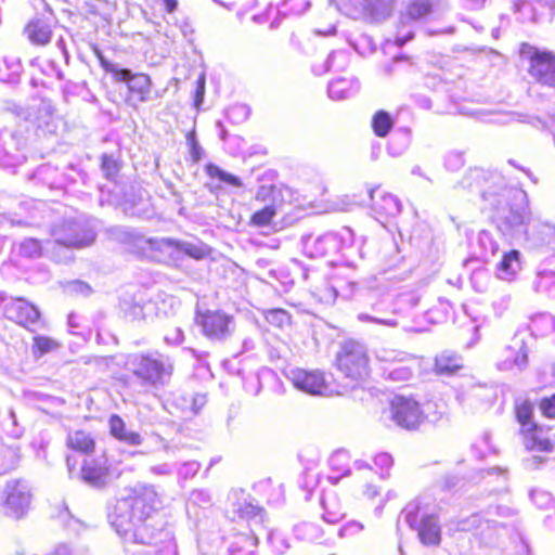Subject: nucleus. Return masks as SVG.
Segmentation results:
<instances>
[{
  "mask_svg": "<svg viewBox=\"0 0 555 555\" xmlns=\"http://www.w3.org/2000/svg\"><path fill=\"white\" fill-rule=\"evenodd\" d=\"M101 169L106 179H113L119 171V165L112 155L103 154L101 157Z\"/></svg>",
  "mask_w": 555,
  "mask_h": 555,
  "instance_id": "obj_46",
  "label": "nucleus"
},
{
  "mask_svg": "<svg viewBox=\"0 0 555 555\" xmlns=\"http://www.w3.org/2000/svg\"><path fill=\"white\" fill-rule=\"evenodd\" d=\"M31 112L27 118L34 122H37L39 127L42 125H49L55 108L50 100L39 99L35 100L30 106Z\"/></svg>",
  "mask_w": 555,
  "mask_h": 555,
  "instance_id": "obj_29",
  "label": "nucleus"
},
{
  "mask_svg": "<svg viewBox=\"0 0 555 555\" xmlns=\"http://www.w3.org/2000/svg\"><path fill=\"white\" fill-rule=\"evenodd\" d=\"M540 409L546 417L554 418L555 417V393L545 398L540 403Z\"/></svg>",
  "mask_w": 555,
  "mask_h": 555,
  "instance_id": "obj_62",
  "label": "nucleus"
},
{
  "mask_svg": "<svg viewBox=\"0 0 555 555\" xmlns=\"http://www.w3.org/2000/svg\"><path fill=\"white\" fill-rule=\"evenodd\" d=\"M338 370L353 383L364 379L369 375V356L361 343L346 341L336 358Z\"/></svg>",
  "mask_w": 555,
  "mask_h": 555,
  "instance_id": "obj_5",
  "label": "nucleus"
},
{
  "mask_svg": "<svg viewBox=\"0 0 555 555\" xmlns=\"http://www.w3.org/2000/svg\"><path fill=\"white\" fill-rule=\"evenodd\" d=\"M336 59H341V60H346V53L343 52V51H338V52H332L326 61L324 62V64L322 66H319V65H314L313 67V70L317 75H322V74H325L326 72H328L330 69H332L334 67V62Z\"/></svg>",
  "mask_w": 555,
  "mask_h": 555,
  "instance_id": "obj_54",
  "label": "nucleus"
},
{
  "mask_svg": "<svg viewBox=\"0 0 555 555\" xmlns=\"http://www.w3.org/2000/svg\"><path fill=\"white\" fill-rule=\"evenodd\" d=\"M127 367L142 387L159 390L170 383L175 362L168 354L152 350L130 354Z\"/></svg>",
  "mask_w": 555,
  "mask_h": 555,
  "instance_id": "obj_2",
  "label": "nucleus"
},
{
  "mask_svg": "<svg viewBox=\"0 0 555 555\" xmlns=\"http://www.w3.org/2000/svg\"><path fill=\"white\" fill-rule=\"evenodd\" d=\"M189 502L191 504L204 507L211 503V495L207 490H194L190 494Z\"/></svg>",
  "mask_w": 555,
  "mask_h": 555,
  "instance_id": "obj_57",
  "label": "nucleus"
},
{
  "mask_svg": "<svg viewBox=\"0 0 555 555\" xmlns=\"http://www.w3.org/2000/svg\"><path fill=\"white\" fill-rule=\"evenodd\" d=\"M109 467L105 454L86 459L82 463L80 475L83 482L90 487L102 489L108 482Z\"/></svg>",
  "mask_w": 555,
  "mask_h": 555,
  "instance_id": "obj_13",
  "label": "nucleus"
},
{
  "mask_svg": "<svg viewBox=\"0 0 555 555\" xmlns=\"http://www.w3.org/2000/svg\"><path fill=\"white\" fill-rule=\"evenodd\" d=\"M354 470L362 473V478L367 482L365 485V489L363 490L364 495L369 499H373L378 494V489L373 485V480L376 477V473L365 462L356 461L353 464Z\"/></svg>",
  "mask_w": 555,
  "mask_h": 555,
  "instance_id": "obj_35",
  "label": "nucleus"
},
{
  "mask_svg": "<svg viewBox=\"0 0 555 555\" xmlns=\"http://www.w3.org/2000/svg\"><path fill=\"white\" fill-rule=\"evenodd\" d=\"M125 77L120 78L118 75L115 77V81L125 82L128 87L129 92L137 96L139 102H146L150 100L152 81L150 76L146 74L138 73L134 74L128 68H122Z\"/></svg>",
  "mask_w": 555,
  "mask_h": 555,
  "instance_id": "obj_19",
  "label": "nucleus"
},
{
  "mask_svg": "<svg viewBox=\"0 0 555 555\" xmlns=\"http://www.w3.org/2000/svg\"><path fill=\"white\" fill-rule=\"evenodd\" d=\"M173 469V465L169 463H160L150 467V472L155 476H170Z\"/></svg>",
  "mask_w": 555,
  "mask_h": 555,
  "instance_id": "obj_63",
  "label": "nucleus"
},
{
  "mask_svg": "<svg viewBox=\"0 0 555 555\" xmlns=\"http://www.w3.org/2000/svg\"><path fill=\"white\" fill-rule=\"evenodd\" d=\"M120 309L130 320H144L155 312V304L145 292L139 291L131 295H125L120 299Z\"/></svg>",
  "mask_w": 555,
  "mask_h": 555,
  "instance_id": "obj_12",
  "label": "nucleus"
},
{
  "mask_svg": "<svg viewBox=\"0 0 555 555\" xmlns=\"http://www.w3.org/2000/svg\"><path fill=\"white\" fill-rule=\"evenodd\" d=\"M555 284V274L552 271L539 272L533 286L538 293H547Z\"/></svg>",
  "mask_w": 555,
  "mask_h": 555,
  "instance_id": "obj_45",
  "label": "nucleus"
},
{
  "mask_svg": "<svg viewBox=\"0 0 555 555\" xmlns=\"http://www.w3.org/2000/svg\"><path fill=\"white\" fill-rule=\"evenodd\" d=\"M360 88L359 81L351 78H337L328 85V95L333 100H345L358 92Z\"/></svg>",
  "mask_w": 555,
  "mask_h": 555,
  "instance_id": "obj_27",
  "label": "nucleus"
},
{
  "mask_svg": "<svg viewBox=\"0 0 555 555\" xmlns=\"http://www.w3.org/2000/svg\"><path fill=\"white\" fill-rule=\"evenodd\" d=\"M108 425L111 435L117 440L128 446H140L142 443V436L137 431L129 430L120 416L112 415Z\"/></svg>",
  "mask_w": 555,
  "mask_h": 555,
  "instance_id": "obj_25",
  "label": "nucleus"
},
{
  "mask_svg": "<svg viewBox=\"0 0 555 555\" xmlns=\"http://www.w3.org/2000/svg\"><path fill=\"white\" fill-rule=\"evenodd\" d=\"M59 347L60 344L55 339L48 336L36 335L34 336L31 352L36 359H39L46 353L56 350Z\"/></svg>",
  "mask_w": 555,
  "mask_h": 555,
  "instance_id": "obj_37",
  "label": "nucleus"
},
{
  "mask_svg": "<svg viewBox=\"0 0 555 555\" xmlns=\"http://www.w3.org/2000/svg\"><path fill=\"white\" fill-rule=\"evenodd\" d=\"M530 74L540 83L555 87V55L550 52H537L530 62Z\"/></svg>",
  "mask_w": 555,
  "mask_h": 555,
  "instance_id": "obj_15",
  "label": "nucleus"
},
{
  "mask_svg": "<svg viewBox=\"0 0 555 555\" xmlns=\"http://www.w3.org/2000/svg\"><path fill=\"white\" fill-rule=\"evenodd\" d=\"M94 54L96 55L99 62H100V65L101 67L108 74H111L113 76V78L115 79V77L118 75L120 78H124L125 77V72H122V68L119 67L118 64H115V63H112L109 62L108 60L105 59V56L103 55V53L98 49L95 48L94 49Z\"/></svg>",
  "mask_w": 555,
  "mask_h": 555,
  "instance_id": "obj_47",
  "label": "nucleus"
},
{
  "mask_svg": "<svg viewBox=\"0 0 555 555\" xmlns=\"http://www.w3.org/2000/svg\"><path fill=\"white\" fill-rule=\"evenodd\" d=\"M199 468L201 464L196 461L184 462L177 469L178 476L184 480L192 478L198 473Z\"/></svg>",
  "mask_w": 555,
  "mask_h": 555,
  "instance_id": "obj_52",
  "label": "nucleus"
},
{
  "mask_svg": "<svg viewBox=\"0 0 555 555\" xmlns=\"http://www.w3.org/2000/svg\"><path fill=\"white\" fill-rule=\"evenodd\" d=\"M390 306L385 301L374 304L370 312H361L357 315V319L363 323L370 322L382 326L397 327L398 321L393 317L396 312L395 309H389Z\"/></svg>",
  "mask_w": 555,
  "mask_h": 555,
  "instance_id": "obj_21",
  "label": "nucleus"
},
{
  "mask_svg": "<svg viewBox=\"0 0 555 555\" xmlns=\"http://www.w3.org/2000/svg\"><path fill=\"white\" fill-rule=\"evenodd\" d=\"M51 234L59 245L82 248L95 240V232L89 222L82 218H67L55 223Z\"/></svg>",
  "mask_w": 555,
  "mask_h": 555,
  "instance_id": "obj_4",
  "label": "nucleus"
},
{
  "mask_svg": "<svg viewBox=\"0 0 555 555\" xmlns=\"http://www.w3.org/2000/svg\"><path fill=\"white\" fill-rule=\"evenodd\" d=\"M526 332L517 331L513 336L511 344L505 348V360L500 364V369L512 370L514 367L522 371L528 365V347L526 343Z\"/></svg>",
  "mask_w": 555,
  "mask_h": 555,
  "instance_id": "obj_14",
  "label": "nucleus"
},
{
  "mask_svg": "<svg viewBox=\"0 0 555 555\" xmlns=\"http://www.w3.org/2000/svg\"><path fill=\"white\" fill-rule=\"evenodd\" d=\"M418 512V505L416 503H410L404 507V509L401 513V516L404 518V521L412 529H416L420 525Z\"/></svg>",
  "mask_w": 555,
  "mask_h": 555,
  "instance_id": "obj_49",
  "label": "nucleus"
},
{
  "mask_svg": "<svg viewBox=\"0 0 555 555\" xmlns=\"http://www.w3.org/2000/svg\"><path fill=\"white\" fill-rule=\"evenodd\" d=\"M186 142L190 147V154H191L192 160L194 163L199 162L204 151L196 140L195 130H192L186 134Z\"/></svg>",
  "mask_w": 555,
  "mask_h": 555,
  "instance_id": "obj_51",
  "label": "nucleus"
},
{
  "mask_svg": "<svg viewBox=\"0 0 555 555\" xmlns=\"http://www.w3.org/2000/svg\"><path fill=\"white\" fill-rule=\"evenodd\" d=\"M289 382L299 390L312 396H332L340 393L332 388L325 376L320 371H306L304 369H291L286 373Z\"/></svg>",
  "mask_w": 555,
  "mask_h": 555,
  "instance_id": "obj_8",
  "label": "nucleus"
},
{
  "mask_svg": "<svg viewBox=\"0 0 555 555\" xmlns=\"http://www.w3.org/2000/svg\"><path fill=\"white\" fill-rule=\"evenodd\" d=\"M7 313L11 319L15 320L16 323L25 327L37 323L40 318L39 310L24 298H16L9 304Z\"/></svg>",
  "mask_w": 555,
  "mask_h": 555,
  "instance_id": "obj_20",
  "label": "nucleus"
},
{
  "mask_svg": "<svg viewBox=\"0 0 555 555\" xmlns=\"http://www.w3.org/2000/svg\"><path fill=\"white\" fill-rule=\"evenodd\" d=\"M323 507L322 518L328 524H336L341 520L346 513L335 495L324 496L321 501Z\"/></svg>",
  "mask_w": 555,
  "mask_h": 555,
  "instance_id": "obj_32",
  "label": "nucleus"
},
{
  "mask_svg": "<svg viewBox=\"0 0 555 555\" xmlns=\"http://www.w3.org/2000/svg\"><path fill=\"white\" fill-rule=\"evenodd\" d=\"M94 54L96 55L99 62H100V65L101 67L108 74H111L113 76V78L115 79V77L118 75L120 78H124L125 77V72H122V68L119 67L118 64H115V63H112L109 62L108 60L105 59V56L103 55V53L98 49L95 48L94 49Z\"/></svg>",
  "mask_w": 555,
  "mask_h": 555,
  "instance_id": "obj_48",
  "label": "nucleus"
},
{
  "mask_svg": "<svg viewBox=\"0 0 555 555\" xmlns=\"http://www.w3.org/2000/svg\"><path fill=\"white\" fill-rule=\"evenodd\" d=\"M18 253L26 258H39L42 255L41 243L36 238H25L20 243Z\"/></svg>",
  "mask_w": 555,
  "mask_h": 555,
  "instance_id": "obj_40",
  "label": "nucleus"
},
{
  "mask_svg": "<svg viewBox=\"0 0 555 555\" xmlns=\"http://www.w3.org/2000/svg\"><path fill=\"white\" fill-rule=\"evenodd\" d=\"M280 193H281V190L278 189V186H275V185H261L256 193V199L263 201V202H266L268 199H272L274 203L276 199V194H280Z\"/></svg>",
  "mask_w": 555,
  "mask_h": 555,
  "instance_id": "obj_58",
  "label": "nucleus"
},
{
  "mask_svg": "<svg viewBox=\"0 0 555 555\" xmlns=\"http://www.w3.org/2000/svg\"><path fill=\"white\" fill-rule=\"evenodd\" d=\"M463 531L474 530L487 542L492 541V535L498 531L500 524L492 519H486L481 514H473L459 524Z\"/></svg>",
  "mask_w": 555,
  "mask_h": 555,
  "instance_id": "obj_22",
  "label": "nucleus"
},
{
  "mask_svg": "<svg viewBox=\"0 0 555 555\" xmlns=\"http://www.w3.org/2000/svg\"><path fill=\"white\" fill-rule=\"evenodd\" d=\"M370 197L372 199L373 210L380 216L396 217L401 211V203L392 194L371 190Z\"/></svg>",
  "mask_w": 555,
  "mask_h": 555,
  "instance_id": "obj_23",
  "label": "nucleus"
},
{
  "mask_svg": "<svg viewBox=\"0 0 555 555\" xmlns=\"http://www.w3.org/2000/svg\"><path fill=\"white\" fill-rule=\"evenodd\" d=\"M431 0H411L405 13L401 14V20L404 23L405 20L416 21L433 11Z\"/></svg>",
  "mask_w": 555,
  "mask_h": 555,
  "instance_id": "obj_34",
  "label": "nucleus"
},
{
  "mask_svg": "<svg viewBox=\"0 0 555 555\" xmlns=\"http://www.w3.org/2000/svg\"><path fill=\"white\" fill-rule=\"evenodd\" d=\"M492 120L495 122H500V124H511V122L517 121V122L530 124L537 128L545 127V122L541 118L535 117V116H530L527 114H522V113H516V112L495 113L494 118Z\"/></svg>",
  "mask_w": 555,
  "mask_h": 555,
  "instance_id": "obj_33",
  "label": "nucleus"
},
{
  "mask_svg": "<svg viewBox=\"0 0 555 555\" xmlns=\"http://www.w3.org/2000/svg\"><path fill=\"white\" fill-rule=\"evenodd\" d=\"M338 245V253H343V255H346V251L350 249L353 246L354 243V234L353 231L348 228L344 227L339 231L334 232Z\"/></svg>",
  "mask_w": 555,
  "mask_h": 555,
  "instance_id": "obj_42",
  "label": "nucleus"
},
{
  "mask_svg": "<svg viewBox=\"0 0 555 555\" xmlns=\"http://www.w3.org/2000/svg\"><path fill=\"white\" fill-rule=\"evenodd\" d=\"M515 413L520 424L522 443L529 451L550 452L553 444L545 436V433L532 420L533 405L527 400H517L515 402Z\"/></svg>",
  "mask_w": 555,
  "mask_h": 555,
  "instance_id": "obj_3",
  "label": "nucleus"
},
{
  "mask_svg": "<svg viewBox=\"0 0 555 555\" xmlns=\"http://www.w3.org/2000/svg\"><path fill=\"white\" fill-rule=\"evenodd\" d=\"M276 215V208L274 204L264 206L262 209L253 214L250 222L256 227L269 225L273 217Z\"/></svg>",
  "mask_w": 555,
  "mask_h": 555,
  "instance_id": "obj_41",
  "label": "nucleus"
},
{
  "mask_svg": "<svg viewBox=\"0 0 555 555\" xmlns=\"http://www.w3.org/2000/svg\"><path fill=\"white\" fill-rule=\"evenodd\" d=\"M393 121L391 116L385 111L375 113L372 119V127L377 137H385L392 128Z\"/></svg>",
  "mask_w": 555,
  "mask_h": 555,
  "instance_id": "obj_38",
  "label": "nucleus"
},
{
  "mask_svg": "<svg viewBox=\"0 0 555 555\" xmlns=\"http://www.w3.org/2000/svg\"><path fill=\"white\" fill-rule=\"evenodd\" d=\"M464 165V157L461 152H450L446 155L444 166L450 171H456Z\"/></svg>",
  "mask_w": 555,
  "mask_h": 555,
  "instance_id": "obj_55",
  "label": "nucleus"
},
{
  "mask_svg": "<svg viewBox=\"0 0 555 555\" xmlns=\"http://www.w3.org/2000/svg\"><path fill=\"white\" fill-rule=\"evenodd\" d=\"M304 249L311 258L325 257L338 253V245L334 232H327L315 238H304Z\"/></svg>",
  "mask_w": 555,
  "mask_h": 555,
  "instance_id": "obj_18",
  "label": "nucleus"
},
{
  "mask_svg": "<svg viewBox=\"0 0 555 555\" xmlns=\"http://www.w3.org/2000/svg\"><path fill=\"white\" fill-rule=\"evenodd\" d=\"M538 235L542 247L545 246L550 251H555V225L542 224Z\"/></svg>",
  "mask_w": 555,
  "mask_h": 555,
  "instance_id": "obj_44",
  "label": "nucleus"
},
{
  "mask_svg": "<svg viewBox=\"0 0 555 555\" xmlns=\"http://www.w3.org/2000/svg\"><path fill=\"white\" fill-rule=\"evenodd\" d=\"M389 379L395 382H405L412 376V372L406 366H398L393 369H384Z\"/></svg>",
  "mask_w": 555,
  "mask_h": 555,
  "instance_id": "obj_53",
  "label": "nucleus"
},
{
  "mask_svg": "<svg viewBox=\"0 0 555 555\" xmlns=\"http://www.w3.org/2000/svg\"><path fill=\"white\" fill-rule=\"evenodd\" d=\"M1 501L7 515L21 518L31 503L30 487L22 479L8 480L1 493Z\"/></svg>",
  "mask_w": 555,
  "mask_h": 555,
  "instance_id": "obj_7",
  "label": "nucleus"
},
{
  "mask_svg": "<svg viewBox=\"0 0 555 555\" xmlns=\"http://www.w3.org/2000/svg\"><path fill=\"white\" fill-rule=\"evenodd\" d=\"M164 341L169 346H177L183 341V332L180 327L169 330L165 336Z\"/></svg>",
  "mask_w": 555,
  "mask_h": 555,
  "instance_id": "obj_61",
  "label": "nucleus"
},
{
  "mask_svg": "<svg viewBox=\"0 0 555 555\" xmlns=\"http://www.w3.org/2000/svg\"><path fill=\"white\" fill-rule=\"evenodd\" d=\"M230 499L232 500V512L241 518L255 520L256 524L263 521V509L254 504L253 499L244 491H233Z\"/></svg>",
  "mask_w": 555,
  "mask_h": 555,
  "instance_id": "obj_17",
  "label": "nucleus"
},
{
  "mask_svg": "<svg viewBox=\"0 0 555 555\" xmlns=\"http://www.w3.org/2000/svg\"><path fill=\"white\" fill-rule=\"evenodd\" d=\"M25 139L14 131H0V166L7 169L15 168L25 160L23 152Z\"/></svg>",
  "mask_w": 555,
  "mask_h": 555,
  "instance_id": "obj_10",
  "label": "nucleus"
},
{
  "mask_svg": "<svg viewBox=\"0 0 555 555\" xmlns=\"http://www.w3.org/2000/svg\"><path fill=\"white\" fill-rule=\"evenodd\" d=\"M359 5L348 8L346 4L339 7L340 10L357 18L367 16L374 21H382L391 15L397 0H356Z\"/></svg>",
  "mask_w": 555,
  "mask_h": 555,
  "instance_id": "obj_11",
  "label": "nucleus"
},
{
  "mask_svg": "<svg viewBox=\"0 0 555 555\" xmlns=\"http://www.w3.org/2000/svg\"><path fill=\"white\" fill-rule=\"evenodd\" d=\"M155 244H157L159 249H175L195 260L207 258L211 251L210 247L202 242L194 243L173 238H162L160 241L155 242Z\"/></svg>",
  "mask_w": 555,
  "mask_h": 555,
  "instance_id": "obj_16",
  "label": "nucleus"
},
{
  "mask_svg": "<svg viewBox=\"0 0 555 555\" xmlns=\"http://www.w3.org/2000/svg\"><path fill=\"white\" fill-rule=\"evenodd\" d=\"M283 7L292 13L301 14L308 10L310 2L308 0H285Z\"/></svg>",
  "mask_w": 555,
  "mask_h": 555,
  "instance_id": "obj_60",
  "label": "nucleus"
},
{
  "mask_svg": "<svg viewBox=\"0 0 555 555\" xmlns=\"http://www.w3.org/2000/svg\"><path fill=\"white\" fill-rule=\"evenodd\" d=\"M391 416L398 426L414 430L424 422L428 415H425L424 411L417 401L403 396H396L391 400Z\"/></svg>",
  "mask_w": 555,
  "mask_h": 555,
  "instance_id": "obj_9",
  "label": "nucleus"
},
{
  "mask_svg": "<svg viewBox=\"0 0 555 555\" xmlns=\"http://www.w3.org/2000/svg\"><path fill=\"white\" fill-rule=\"evenodd\" d=\"M206 173L211 179H218L221 182H224L227 184H230V185H233V186H236V188L242 186V181L240 180L238 177L233 176V175L222 170L217 165L208 164L206 166Z\"/></svg>",
  "mask_w": 555,
  "mask_h": 555,
  "instance_id": "obj_39",
  "label": "nucleus"
},
{
  "mask_svg": "<svg viewBox=\"0 0 555 555\" xmlns=\"http://www.w3.org/2000/svg\"><path fill=\"white\" fill-rule=\"evenodd\" d=\"M25 33L28 39L35 44L44 46L51 40L50 26L41 20L29 22L25 28Z\"/></svg>",
  "mask_w": 555,
  "mask_h": 555,
  "instance_id": "obj_30",
  "label": "nucleus"
},
{
  "mask_svg": "<svg viewBox=\"0 0 555 555\" xmlns=\"http://www.w3.org/2000/svg\"><path fill=\"white\" fill-rule=\"evenodd\" d=\"M66 443L69 449L83 454L93 452L95 448V441L92 435L85 430L69 433Z\"/></svg>",
  "mask_w": 555,
  "mask_h": 555,
  "instance_id": "obj_28",
  "label": "nucleus"
},
{
  "mask_svg": "<svg viewBox=\"0 0 555 555\" xmlns=\"http://www.w3.org/2000/svg\"><path fill=\"white\" fill-rule=\"evenodd\" d=\"M518 250L505 253L498 263V275L500 279L508 280L520 270V259Z\"/></svg>",
  "mask_w": 555,
  "mask_h": 555,
  "instance_id": "obj_31",
  "label": "nucleus"
},
{
  "mask_svg": "<svg viewBox=\"0 0 555 555\" xmlns=\"http://www.w3.org/2000/svg\"><path fill=\"white\" fill-rule=\"evenodd\" d=\"M498 218H500L506 227L511 228L512 230H516L526 223L528 214L525 209L511 208L507 214H505V210L502 209V211H498Z\"/></svg>",
  "mask_w": 555,
  "mask_h": 555,
  "instance_id": "obj_36",
  "label": "nucleus"
},
{
  "mask_svg": "<svg viewBox=\"0 0 555 555\" xmlns=\"http://www.w3.org/2000/svg\"><path fill=\"white\" fill-rule=\"evenodd\" d=\"M463 369V359L455 352L442 351L435 358L434 371L437 375L452 376Z\"/></svg>",
  "mask_w": 555,
  "mask_h": 555,
  "instance_id": "obj_26",
  "label": "nucleus"
},
{
  "mask_svg": "<svg viewBox=\"0 0 555 555\" xmlns=\"http://www.w3.org/2000/svg\"><path fill=\"white\" fill-rule=\"evenodd\" d=\"M162 505L153 486L137 485L108 511V521L127 542L152 544L155 531L149 521Z\"/></svg>",
  "mask_w": 555,
  "mask_h": 555,
  "instance_id": "obj_1",
  "label": "nucleus"
},
{
  "mask_svg": "<svg viewBox=\"0 0 555 555\" xmlns=\"http://www.w3.org/2000/svg\"><path fill=\"white\" fill-rule=\"evenodd\" d=\"M268 323L276 327H283L291 323V315L284 309H271L264 313Z\"/></svg>",
  "mask_w": 555,
  "mask_h": 555,
  "instance_id": "obj_43",
  "label": "nucleus"
},
{
  "mask_svg": "<svg viewBox=\"0 0 555 555\" xmlns=\"http://www.w3.org/2000/svg\"><path fill=\"white\" fill-rule=\"evenodd\" d=\"M196 322L208 339L218 343L230 339L236 327L234 317L222 310L198 312Z\"/></svg>",
  "mask_w": 555,
  "mask_h": 555,
  "instance_id": "obj_6",
  "label": "nucleus"
},
{
  "mask_svg": "<svg viewBox=\"0 0 555 555\" xmlns=\"http://www.w3.org/2000/svg\"><path fill=\"white\" fill-rule=\"evenodd\" d=\"M392 457L388 453H379L374 459V464L382 470H388L392 466Z\"/></svg>",
  "mask_w": 555,
  "mask_h": 555,
  "instance_id": "obj_64",
  "label": "nucleus"
},
{
  "mask_svg": "<svg viewBox=\"0 0 555 555\" xmlns=\"http://www.w3.org/2000/svg\"><path fill=\"white\" fill-rule=\"evenodd\" d=\"M404 358V353L393 350V349H386L382 348L376 350V359L380 362L385 363H396V362H402Z\"/></svg>",
  "mask_w": 555,
  "mask_h": 555,
  "instance_id": "obj_50",
  "label": "nucleus"
},
{
  "mask_svg": "<svg viewBox=\"0 0 555 555\" xmlns=\"http://www.w3.org/2000/svg\"><path fill=\"white\" fill-rule=\"evenodd\" d=\"M364 525L357 520H351L345 524L338 531L340 538H351L363 531Z\"/></svg>",
  "mask_w": 555,
  "mask_h": 555,
  "instance_id": "obj_56",
  "label": "nucleus"
},
{
  "mask_svg": "<svg viewBox=\"0 0 555 555\" xmlns=\"http://www.w3.org/2000/svg\"><path fill=\"white\" fill-rule=\"evenodd\" d=\"M269 541L272 545L273 551L280 555L284 554L286 550L289 547L286 539L278 532L270 533Z\"/></svg>",
  "mask_w": 555,
  "mask_h": 555,
  "instance_id": "obj_59",
  "label": "nucleus"
},
{
  "mask_svg": "<svg viewBox=\"0 0 555 555\" xmlns=\"http://www.w3.org/2000/svg\"><path fill=\"white\" fill-rule=\"evenodd\" d=\"M420 541L427 546L438 545L441 540V530L437 517L423 516L416 528Z\"/></svg>",
  "mask_w": 555,
  "mask_h": 555,
  "instance_id": "obj_24",
  "label": "nucleus"
}]
</instances>
